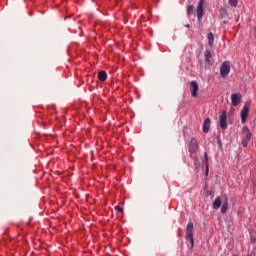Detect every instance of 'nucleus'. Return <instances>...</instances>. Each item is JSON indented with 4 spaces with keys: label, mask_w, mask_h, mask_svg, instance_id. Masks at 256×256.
<instances>
[{
    "label": "nucleus",
    "mask_w": 256,
    "mask_h": 256,
    "mask_svg": "<svg viewBox=\"0 0 256 256\" xmlns=\"http://www.w3.org/2000/svg\"><path fill=\"white\" fill-rule=\"evenodd\" d=\"M229 73H231V62L226 60L220 65V76L225 79Z\"/></svg>",
    "instance_id": "nucleus-1"
},
{
    "label": "nucleus",
    "mask_w": 256,
    "mask_h": 256,
    "mask_svg": "<svg viewBox=\"0 0 256 256\" xmlns=\"http://www.w3.org/2000/svg\"><path fill=\"white\" fill-rule=\"evenodd\" d=\"M186 241H190L191 249H193V245L195 244V240L193 239V222H189L186 227Z\"/></svg>",
    "instance_id": "nucleus-2"
},
{
    "label": "nucleus",
    "mask_w": 256,
    "mask_h": 256,
    "mask_svg": "<svg viewBox=\"0 0 256 256\" xmlns=\"http://www.w3.org/2000/svg\"><path fill=\"white\" fill-rule=\"evenodd\" d=\"M219 126L222 128V129H227L228 127V124H227V112L224 110L222 111L220 117H219Z\"/></svg>",
    "instance_id": "nucleus-3"
},
{
    "label": "nucleus",
    "mask_w": 256,
    "mask_h": 256,
    "mask_svg": "<svg viewBox=\"0 0 256 256\" xmlns=\"http://www.w3.org/2000/svg\"><path fill=\"white\" fill-rule=\"evenodd\" d=\"M198 149H199V143L197 142V139L192 138L189 144V153L193 155V153H197Z\"/></svg>",
    "instance_id": "nucleus-4"
},
{
    "label": "nucleus",
    "mask_w": 256,
    "mask_h": 256,
    "mask_svg": "<svg viewBox=\"0 0 256 256\" xmlns=\"http://www.w3.org/2000/svg\"><path fill=\"white\" fill-rule=\"evenodd\" d=\"M241 99H242L241 93L232 94L231 95L232 107H237V105L241 103Z\"/></svg>",
    "instance_id": "nucleus-5"
},
{
    "label": "nucleus",
    "mask_w": 256,
    "mask_h": 256,
    "mask_svg": "<svg viewBox=\"0 0 256 256\" xmlns=\"http://www.w3.org/2000/svg\"><path fill=\"white\" fill-rule=\"evenodd\" d=\"M205 0H200L197 6V18L199 23H201V19H203V3Z\"/></svg>",
    "instance_id": "nucleus-6"
},
{
    "label": "nucleus",
    "mask_w": 256,
    "mask_h": 256,
    "mask_svg": "<svg viewBox=\"0 0 256 256\" xmlns=\"http://www.w3.org/2000/svg\"><path fill=\"white\" fill-rule=\"evenodd\" d=\"M247 117H249V106L245 105L241 110V122L246 123Z\"/></svg>",
    "instance_id": "nucleus-7"
},
{
    "label": "nucleus",
    "mask_w": 256,
    "mask_h": 256,
    "mask_svg": "<svg viewBox=\"0 0 256 256\" xmlns=\"http://www.w3.org/2000/svg\"><path fill=\"white\" fill-rule=\"evenodd\" d=\"M204 58H205V63H207V65L211 67V65H213V61L211 60L213 59V54H211V50H205Z\"/></svg>",
    "instance_id": "nucleus-8"
},
{
    "label": "nucleus",
    "mask_w": 256,
    "mask_h": 256,
    "mask_svg": "<svg viewBox=\"0 0 256 256\" xmlns=\"http://www.w3.org/2000/svg\"><path fill=\"white\" fill-rule=\"evenodd\" d=\"M192 90H191V95L192 97H197V93L199 91V84L197 83V81L193 80L190 83Z\"/></svg>",
    "instance_id": "nucleus-9"
},
{
    "label": "nucleus",
    "mask_w": 256,
    "mask_h": 256,
    "mask_svg": "<svg viewBox=\"0 0 256 256\" xmlns=\"http://www.w3.org/2000/svg\"><path fill=\"white\" fill-rule=\"evenodd\" d=\"M209 129H211V119L206 118L203 123V133H209Z\"/></svg>",
    "instance_id": "nucleus-10"
},
{
    "label": "nucleus",
    "mask_w": 256,
    "mask_h": 256,
    "mask_svg": "<svg viewBox=\"0 0 256 256\" xmlns=\"http://www.w3.org/2000/svg\"><path fill=\"white\" fill-rule=\"evenodd\" d=\"M243 131H244V133H245V139H246L247 141H251L252 134H251V131H249V127L245 126V127L243 128Z\"/></svg>",
    "instance_id": "nucleus-11"
},
{
    "label": "nucleus",
    "mask_w": 256,
    "mask_h": 256,
    "mask_svg": "<svg viewBox=\"0 0 256 256\" xmlns=\"http://www.w3.org/2000/svg\"><path fill=\"white\" fill-rule=\"evenodd\" d=\"M98 79H99V81H102V82L107 81V72L100 71L98 73Z\"/></svg>",
    "instance_id": "nucleus-12"
},
{
    "label": "nucleus",
    "mask_w": 256,
    "mask_h": 256,
    "mask_svg": "<svg viewBox=\"0 0 256 256\" xmlns=\"http://www.w3.org/2000/svg\"><path fill=\"white\" fill-rule=\"evenodd\" d=\"M221 207V197H216L213 201V209H219Z\"/></svg>",
    "instance_id": "nucleus-13"
},
{
    "label": "nucleus",
    "mask_w": 256,
    "mask_h": 256,
    "mask_svg": "<svg viewBox=\"0 0 256 256\" xmlns=\"http://www.w3.org/2000/svg\"><path fill=\"white\" fill-rule=\"evenodd\" d=\"M207 37H208V45H210V47H213L215 36L212 34V32H209Z\"/></svg>",
    "instance_id": "nucleus-14"
},
{
    "label": "nucleus",
    "mask_w": 256,
    "mask_h": 256,
    "mask_svg": "<svg viewBox=\"0 0 256 256\" xmlns=\"http://www.w3.org/2000/svg\"><path fill=\"white\" fill-rule=\"evenodd\" d=\"M227 209H229V203L226 200L221 207V213L225 215V213H227Z\"/></svg>",
    "instance_id": "nucleus-15"
},
{
    "label": "nucleus",
    "mask_w": 256,
    "mask_h": 256,
    "mask_svg": "<svg viewBox=\"0 0 256 256\" xmlns=\"http://www.w3.org/2000/svg\"><path fill=\"white\" fill-rule=\"evenodd\" d=\"M193 9H195V7L193 5H189L187 7V15H193Z\"/></svg>",
    "instance_id": "nucleus-16"
},
{
    "label": "nucleus",
    "mask_w": 256,
    "mask_h": 256,
    "mask_svg": "<svg viewBox=\"0 0 256 256\" xmlns=\"http://www.w3.org/2000/svg\"><path fill=\"white\" fill-rule=\"evenodd\" d=\"M237 0H229V5H231V7H237Z\"/></svg>",
    "instance_id": "nucleus-17"
},
{
    "label": "nucleus",
    "mask_w": 256,
    "mask_h": 256,
    "mask_svg": "<svg viewBox=\"0 0 256 256\" xmlns=\"http://www.w3.org/2000/svg\"><path fill=\"white\" fill-rule=\"evenodd\" d=\"M200 69H207V66L205 65V62L203 60H199Z\"/></svg>",
    "instance_id": "nucleus-18"
},
{
    "label": "nucleus",
    "mask_w": 256,
    "mask_h": 256,
    "mask_svg": "<svg viewBox=\"0 0 256 256\" xmlns=\"http://www.w3.org/2000/svg\"><path fill=\"white\" fill-rule=\"evenodd\" d=\"M249 141H250V140L243 139V140H242V145H243V147H247V146L249 145Z\"/></svg>",
    "instance_id": "nucleus-19"
},
{
    "label": "nucleus",
    "mask_w": 256,
    "mask_h": 256,
    "mask_svg": "<svg viewBox=\"0 0 256 256\" xmlns=\"http://www.w3.org/2000/svg\"><path fill=\"white\" fill-rule=\"evenodd\" d=\"M116 211H120V213H123V208L121 206H115Z\"/></svg>",
    "instance_id": "nucleus-20"
},
{
    "label": "nucleus",
    "mask_w": 256,
    "mask_h": 256,
    "mask_svg": "<svg viewBox=\"0 0 256 256\" xmlns=\"http://www.w3.org/2000/svg\"><path fill=\"white\" fill-rule=\"evenodd\" d=\"M205 175H209V164H206V172Z\"/></svg>",
    "instance_id": "nucleus-21"
},
{
    "label": "nucleus",
    "mask_w": 256,
    "mask_h": 256,
    "mask_svg": "<svg viewBox=\"0 0 256 256\" xmlns=\"http://www.w3.org/2000/svg\"><path fill=\"white\" fill-rule=\"evenodd\" d=\"M204 157H205V163H206V165H208L209 159H208V157H207V153L204 154Z\"/></svg>",
    "instance_id": "nucleus-22"
},
{
    "label": "nucleus",
    "mask_w": 256,
    "mask_h": 256,
    "mask_svg": "<svg viewBox=\"0 0 256 256\" xmlns=\"http://www.w3.org/2000/svg\"><path fill=\"white\" fill-rule=\"evenodd\" d=\"M220 13L223 15L225 13V8H221Z\"/></svg>",
    "instance_id": "nucleus-23"
},
{
    "label": "nucleus",
    "mask_w": 256,
    "mask_h": 256,
    "mask_svg": "<svg viewBox=\"0 0 256 256\" xmlns=\"http://www.w3.org/2000/svg\"><path fill=\"white\" fill-rule=\"evenodd\" d=\"M218 145L221 147V139L218 138Z\"/></svg>",
    "instance_id": "nucleus-24"
},
{
    "label": "nucleus",
    "mask_w": 256,
    "mask_h": 256,
    "mask_svg": "<svg viewBox=\"0 0 256 256\" xmlns=\"http://www.w3.org/2000/svg\"><path fill=\"white\" fill-rule=\"evenodd\" d=\"M185 27H188V28H189L190 26H189V24H186Z\"/></svg>",
    "instance_id": "nucleus-25"
}]
</instances>
